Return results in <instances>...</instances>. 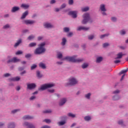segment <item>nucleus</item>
Returning <instances> with one entry per match:
<instances>
[{
	"label": "nucleus",
	"mask_w": 128,
	"mask_h": 128,
	"mask_svg": "<svg viewBox=\"0 0 128 128\" xmlns=\"http://www.w3.org/2000/svg\"><path fill=\"white\" fill-rule=\"evenodd\" d=\"M44 46H46V42H44L38 45V48H36L34 52L35 54H42L44 52H46V48H44Z\"/></svg>",
	"instance_id": "f257e3e1"
},
{
	"label": "nucleus",
	"mask_w": 128,
	"mask_h": 128,
	"mask_svg": "<svg viewBox=\"0 0 128 128\" xmlns=\"http://www.w3.org/2000/svg\"><path fill=\"white\" fill-rule=\"evenodd\" d=\"M76 56H66L62 59V60H66L68 62H80L84 61L83 58H76Z\"/></svg>",
	"instance_id": "f03ea898"
},
{
	"label": "nucleus",
	"mask_w": 128,
	"mask_h": 128,
	"mask_svg": "<svg viewBox=\"0 0 128 128\" xmlns=\"http://www.w3.org/2000/svg\"><path fill=\"white\" fill-rule=\"evenodd\" d=\"M83 17V20L82 22V24H86L90 20V14L88 13H86L84 14L82 16Z\"/></svg>",
	"instance_id": "7ed1b4c3"
},
{
	"label": "nucleus",
	"mask_w": 128,
	"mask_h": 128,
	"mask_svg": "<svg viewBox=\"0 0 128 128\" xmlns=\"http://www.w3.org/2000/svg\"><path fill=\"white\" fill-rule=\"evenodd\" d=\"M54 86V84H46L41 86L40 88H38V90H44L47 88H50Z\"/></svg>",
	"instance_id": "20e7f679"
},
{
	"label": "nucleus",
	"mask_w": 128,
	"mask_h": 128,
	"mask_svg": "<svg viewBox=\"0 0 128 128\" xmlns=\"http://www.w3.org/2000/svg\"><path fill=\"white\" fill-rule=\"evenodd\" d=\"M78 84V80L74 78H70L68 80V82L66 84V86H74Z\"/></svg>",
	"instance_id": "39448f33"
},
{
	"label": "nucleus",
	"mask_w": 128,
	"mask_h": 128,
	"mask_svg": "<svg viewBox=\"0 0 128 128\" xmlns=\"http://www.w3.org/2000/svg\"><path fill=\"white\" fill-rule=\"evenodd\" d=\"M100 10L102 12V14L103 16H106V14L104 12H106V6L104 4H102L100 5Z\"/></svg>",
	"instance_id": "423d86ee"
},
{
	"label": "nucleus",
	"mask_w": 128,
	"mask_h": 128,
	"mask_svg": "<svg viewBox=\"0 0 128 128\" xmlns=\"http://www.w3.org/2000/svg\"><path fill=\"white\" fill-rule=\"evenodd\" d=\"M23 126H26L27 128H36V126H34V125L30 123H28V122H24L23 124Z\"/></svg>",
	"instance_id": "0eeeda50"
},
{
	"label": "nucleus",
	"mask_w": 128,
	"mask_h": 128,
	"mask_svg": "<svg viewBox=\"0 0 128 128\" xmlns=\"http://www.w3.org/2000/svg\"><path fill=\"white\" fill-rule=\"evenodd\" d=\"M68 14H69V16H72L74 18H76L78 16H76V14H78V12H76V11H70L68 12Z\"/></svg>",
	"instance_id": "6e6552de"
},
{
	"label": "nucleus",
	"mask_w": 128,
	"mask_h": 128,
	"mask_svg": "<svg viewBox=\"0 0 128 128\" xmlns=\"http://www.w3.org/2000/svg\"><path fill=\"white\" fill-rule=\"evenodd\" d=\"M36 86L35 84H27V88L28 90H34Z\"/></svg>",
	"instance_id": "1a4fd4ad"
},
{
	"label": "nucleus",
	"mask_w": 128,
	"mask_h": 128,
	"mask_svg": "<svg viewBox=\"0 0 128 128\" xmlns=\"http://www.w3.org/2000/svg\"><path fill=\"white\" fill-rule=\"evenodd\" d=\"M66 98H63L61 99V100H60V102H59V105L60 106H64V104H66Z\"/></svg>",
	"instance_id": "9d476101"
},
{
	"label": "nucleus",
	"mask_w": 128,
	"mask_h": 128,
	"mask_svg": "<svg viewBox=\"0 0 128 128\" xmlns=\"http://www.w3.org/2000/svg\"><path fill=\"white\" fill-rule=\"evenodd\" d=\"M90 30V28H86L84 26H80L78 27L77 30Z\"/></svg>",
	"instance_id": "9b49d317"
},
{
	"label": "nucleus",
	"mask_w": 128,
	"mask_h": 128,
	"mask_svg": "<svg viewBox=\"0 0 128 128\" xmlns=\"http://www.w3.org/2000/svg\"><path fill=\"white\" fill-rule=\"evenodd\" d=\"M24 22L26 24H34L36 22L32 20H24Z\"/></svg>",
	"instance_id": "f8f14e48"
},
{
	"label": "nucleus",
	"mask_w": 128,
	"mask_h": 128,
	"mask_svg": "<svg viewBox=\"0 0 128 128\" xmlns=\"http://www.w3.org/2000/svg\"><path fill=\"white\" fill-rule=\"evenodd\" d=\"M124 54L122 52H120L116 54V57L115 58V60H118L120 58H122Z\"/></svg>",
	"instance_id": "ddd939ff"
},
{
	"label": "nucleus",
	"mask_w": 128,
	"mask_h": 128,
	"mask_svg": "<svg viewBox=\"0 0 128 128\" xmlns=\"http://www.w3.org/2000/svg\"><path fill=\"white\" fill-rule=\"evenodd\" d=\"M20 10V7L18 6H14L12 8L11 12H18V10Z\"/></svg>",
	"instance_id": "4468645a"
},
{
	"label": "nucleus",
	"mask_w": 128,
	"mask_h": 128,
	"mask_svg": "<svg viewBox=\"0 0 128 128\" xmlns=\"http://www.w3.org/2000/svg\"><path fill=\"white\" fill-rule=\"evenodd\" d=\"M22 39H19L17 40V42L14 45V48H18L20 46V44H22Z\"/></svg>",
	"instance_id": "2eb2a0df"
},
{
	"label": "nucleus",
	"mask_w": 128,
	"mask_h": 128,
	"mask_svg": "<svg viewBox=\"0 0 128 128\" xmlns=\"http://www.w3.org/2000/svg\"><path fill=\"white\" fill-rule=\"evenodd\" d=\"M28 14V11H26L24 13H23L22 16L21 17V20H24V18H26V16Z\"/></svg>",
	"instance_id": "dca6fc26"
},
{
	"label": "nucleus",
	"mask_w": 128,
	"mask_h": 128,
	"mask_svg": "<svg viewBox=\"0 0 128 128\" xmlns=\"http://www.w3.org/2000/svg\"><path fill=\"white\" fill-rule=\"evenodd\" d=\"M22 118L23 120H32L34 118V117L27 115L23 116Z\"/></svg>",
	"instance_id": "f3484780"
},
{
	"label": "nucleus",
	"mask_w": 128,
	"mask_h": 128,
	"mask_svg": "<svg viewBox=\"0 0 128 128\" xmlns=\"http://www.w3.org/2000/svg\"><path fill=\"white\" fill-rule=\"evenodd\" d=\"M44 28H54V26L50 24L46 23L44 24Z\"/></svg>",
	"instance_id": "a211bd4d"
},
{
	"label": "nucleus",
	"mask_w": 128,
	"mask_h": 128,
	"mask_svg": "<svg viewBox=\"0 0 128 128\" xmlns=\"http://www.w3.org/2000/svg\"><path fill=\"white\" fill-rule=\"evenodd\" d=\"M39 66H40V68H41L43 70H46V64H44L42 62H40L39 64Z\"/></svg>",
	"instance_id": "6ab92c4d"
},
{
	"label": "nucleus",
	"mask_w": 128,
	"mask_h": 128,
	"mask_svg": "<svg viewBox=\"0 0 128 128\" xmlns=\"http://www.w3.org/2000/svg\"><path fill=\"white\" fill-rule=\"evenodd\" d=\"M128 68H127L126 70H122L120 73L119 76H120L122 74H124L126 72H128Z\"/></svg>",
	"instance_id": "aec40b11"
},
{
	"label": "nucleus",
	"mask_w": 128,
	"mask_h": 128,
	"mask_svg": "<svg viewBox=\"0 0 128 128\" xmlns=\"http://www.w3.org/2000/svg\"><path fill=\"white\" fill-rule=\"evenodd\" d=\"M16 126V125H14V123L12 122V123H10L8 124V128H14Z\"/></svg>",
	"instance_id": "412c9836"
},
{
	"label": "nucleus",
	"mask_w": 128,
	"mask_h": 128,
	"mask_svg": "<svg viewBox=\"0 0 128 128\" xmlns=\"http://www.w3.org/2000/svg\"><path fill=\"white\" fill-rule=\"evenodd\" d=\"M13 62H20V60L17 58L16 57H14L12 58Z\"/></svg>",
	"instance_id": "4be33fe9"
},
{
	"label": "nucleus",
	"mask_w": 128,
	"mask_h": 128,
	"mask_svg": "<svg viewBox=\"0 0 128 128\" xmlns=\"http://www.w3.org/2000/svg\"><path fill=\"white\" fill-rule=\"evenodd\" d=\"M84 120H86V122H88L90 120H92V118H90V116H86L84 118Z\"/></svg>",
	"instance_id": "5701e85b"
},
{
	"label": "nucleus",
	"mask_w": 128,
	"mask_h": 128,
	"mask_svg": "<svg viewBox=\"0 0 128 128\" xmlns=\"http://www.w3.org/2000/svg\"><path fill=\"white\" fill-rule=\"evenodd\" d=\"M36 46V43L31 42L29 44L28 46H29V48H32L34 46Z\"/></svg>",
	"instance_id": "b1692460"
},
{
	"label": "nucleus",
	"mask_w": 128,
	"mask_h": 128,
	"mask_svg": "<svg viewBox=\"0 0 128 128\" xmlns=\"http://www.w3.org/2000/svg\"><path fill=\"white\" fill-rule=\"evenodd\" d=\"M102 57H98L96 58V62H100L102 60Z\"/></svg>",
	"instance_id": "393cba45"
},
{
	"label": "nucleus",
	"mask_w": 128,
	"mask_h": 128,
	"mask_svg": "<svg viewBox=\"0 0 128 128\" xmlns=\"http://www.w3.org/2000/svg\"><path fill=\"white\" fill-rule=\"evenodd\" d=\"M28 5L26 4H22L21 5V8H24L26 9L28 8Z\"/></svg>",
	"instance_id": "a878e982"
},
{
	"label": "nucleus",
	"mask_w": 128,
	"mask_h": 128,
	"mask_svg": "<svg viewBox=\"0 0 128 128\" xmlns=\"http://www.w3.org/2000/svg\"><path fill=\"white\" fill-rule=\"evenodd\" d=\"M20 80V78L18 76H17L15 78H12V80H13L14 82L16 81V82H18Z\"/></svg>",
	"instance_id": "bb28decb"
},
{
	"label": "nucleus",
	"mask_w": 128,
	"mask_h": 128,
	"mask_svg": "<svg viewBox=\"0 0 128 128\" xmlns=\"http://www.w3.org/2000/svg\"><path fill=\"white\" fill-rule=\"evenodd\" d=\"M112 100H120V96H113Z\"/></svg>",
	"instance_id": "cd10ccee"
},
{
	"label": "nucleus",
	"mask_w": 128,
	"mask_h": 128,
	"mask_svg": "<svg viewBox=\"0 0 128 128\" xmlns=\"http://www.w3.org/2000/svg\"><path fill=\"white\" fill-rule=\"evenodd\" d=\"M66 124V120H64V121L58 122V126H64V124Z\"/></svg>",
	"instance_id": "c85d7f7f"
},
{
	"label": "nucleus",
	"mask_w": 128,
	"mask_h": 128,
	"mask_svg": "<svg viewBox=\"0 0 128 128\" xmlns=\"http://www.w3.org/2000/svg\"><path fill=\"white\" fill-rule=\"evenodd\" d=\"M66 42V38H63L62 40V44L63 46H64Z\"/></svg>",
	"instance_id": "c756f323"
},
{
	"label": "nucleus",
	"mask_w": 128,
	"mask_h": 128,
	"mask_svg": "<svg viewBox=\"0 0 128 128\" xmlns=\"http://www.w3.org/2000/svg\"><path fill=\"white\" fill-rule=\"evenodd\" d=\"M68 116H70V118H76V115L74 114H72V113H68Z\"/></svg>",
	"instance_id": "7c9ffc66"
},
{
	"label": "nucleus",
	"mask_w": 128,
	"mask_h": 128,
	"mask_svg": "<svg viewBox=\"0 0 128 128\" xmlns=\"http://www.w3.org/2000/svg\"><path fill=\"white\" fill-rule=\"evenodd\" d=\"M88 66V64L84 63L82 65V68H86Z\"/></svg>",
	"instance_id": "2f4dec72"
},
{
	"label": "nucleus",
	"mask_w": 128,
	"mask_h": 128,
	"mask_svg": "<svg viewBox=\"0 0 128 128\" xmlns=\"http://www.w3.org/2000/svg\"><path fill=\"white\" fill-rule=\"evenodd\" d=\"M91 95L92 94H90V93H88V94L85 95V98H88V100H90Z\"/></svg>",
	"instance_id": "473e14b6"
},
{
	"label": "nucleus",
	"mask_w": 128,
	"mask_h": 128,
	"mask_svg": "<svg viewBox=\"0 0 128 128\" xmlns=\"http://www.w3.org/2000/svg\"><path fill=\"white\" fill-rule=\"evenodd\" d=\"M88 10H90L88 7H86V8H82V12H88Z\"/></svg>",
	"instance_id": "72a5a7b5"
},
{
	"label": "nucleus",
	"mask_w": 128,
	"mask_h": 128,
	"mask_svg": "<svg viewBox=\"0 0 128 128\" xmlns=\"http://www.w3.org/2000/svg\"><path fill=\"white\" fill-rule=\"evenodd\" d=\"M108 35L109 34H102V35H101L100 36V38H106V36H108Z\"/></svg>",
	"instance_id": "f704fd0d"
},
{
	"label": "nucleus",
	"mask_w": 128,
	"mask_h": 128,
	"mask_svg": "<svg viewBox=\"0 0 128 128\" xmlns=\"http://www.w3.org/2000/svg\"><path fill=\"white\" fill-rule=\"evenodd\" d=\"M36 76L38 78H42V76L40 74V71H37Z\"/></svg>",
	"instance_id": "c9c22d12"
},
{
	"label": "nucleus",
	"mask_w": 128,
	"mask_h": 128,
	"mask_svg": "<svg viewBox=\"0 0 128 128\" xmlns=\"http://www.w3.org/2000/svg\"><path fill=\"white\" fill-rule=\"evenodd\" d=\"M31 56H32V54H28L25 55V58H30Z\"/></svg>",
	"instance_id": "e433bc0d"
},
{
	"label": "nucleus",
	"mask_w": 128,
	"mask_h": 128,
	"mask_svg": "<svg viewBox=\"0 0 128 128\" xmlns=\"http://www.w3.org/2000/svg\"><path fill=\"white\" fill-rule=\"evenodd\" d=\"M33 38H34V35H31L28 37V40H33Z\"/></svg>",
	"instance_id": "4c0bfd02"
},
{
	"label": "nucleus",
	"mask_w": 128,
	"mask_h": 128,
	"mask_svg": "<svg viewBox=\"0 0 128 128\" xmlns=\"http://www.w3.org/2000/svg\"><path fill=\"white\" fill-rule=\"evenodd\" d=\"M22 52L20 50H18L17 52H16V56H18V54H22Z\"/></svg>",
	"instance_id": "58836bf2"
},
{
	"label": "nucleus",
	"mask_w": 128,
	"mask_h": 128,
	"mask_svg": "<svg viewBox=\"0 0 128 128\" xmlns=\"http://www.w3.org/2000/svg\"><path fill=\"white\" fill-rule=\"evenodd\" d=\"M64 30L65 32H70V28H64Z\"/></svg>",
	"instance_id": "ea45409f"
},
{
	"label": "nucleus",
	"mask_w": 128,
	"mask_h": 128,
	"mask_svg": "<svg viewBox=\"0 0 128 128\" xmlns=\"http://www.w3.org/2000/svg\"><path fill=\"white\" fill-rule=\"evenodd\" d=\"M44 114H50L52 112V110H46L43 112Z\"/></svg>",
	"instance_id": "a19ab883"
},
{
	"label": "nucleus",
	"mask_w": 128,
	"mask_h": 128,
	"mask_svg": "<svg viewBox=\"0 0 128 128\" xmlns=\"http://www.w3.org/2000/svg\"><path fill=\"white\" fill-rule=\"evenodd\" d=\"M36 64H34L32 66H31V70H34L36 68Z\"/></svg>",
	"instance_id": "79ce46f5"
},
{
	"label": "nucleus",
	"mask_w": 128,
	"mask_h": 128,
	"mask_svg": "<svg viewBox=\"0 0 128 128\" xmlns=\"http://www.w3.org/2000/svg\"><path fill=\"white\" fill-rule=\"evenodd\" d=\"M48 92H50V94H53V92H54V89H48Z\"/></svg>",
	"instance_id": "37998d69"
},
{
	"label": "nucleus",
	"mask_w": 128,
	"mask_h": 128,
	"mask_svg": "<svg viewBox=\"0 0 128 128\" xmlns=\"http://www.w3.org/2000/svg\"><path fill=\"white\" fill-rule=\"evenodd\" d=\"M94 38V35H90L88 36V40H92Z\"/></svg>",
	"instance_id": "c03bdc74"
},
{
	"label": "nucleus",
	"mask_w": 128,
	"mask_h": 128,
	"mask_svg": "<svg viewBox=\"0 0 128 128\" xmlns=\"http://www.w3.org/2000/svg\"><path fill=\"white\" fill-rule=\"evenodd\" d=\"M62 58V53H58V58Z\"/></svg>",
	"instance_id": "a18cd8bd"
},
{
	"label": "nucleus",
	"mask_w": 128,
	"mask_h": 128,
	"mask_svg": "<svg viewBox=\"0 0 128 128\" xmlns=\"http://www.w3.org/2000/svg\"><path fill=\"white\" fill-rule=\"evenodd\" d=\"M20 112L19 109H16L12 111V114H16V112Z\"/></svg>",
	"instance_id": "49530a36"
},
{
	"label": "nucleus",
	"mask_w": 128,
	"mask_h": 128,
	"mask_svg": "<svg viewBox=\"0 0 128 128\" xmlns=\"http://www.w3.org/2000/svg\"><path fill=\"white\" fill-rule=\"evenodd\" d=\"M74 4V0H68V4L72 6Z\"/></svg>",
	"instance_id": "de8ad7c7"
},
{
	"label": "nucleus",
	"mask_w": 128,
	"mask_h": 128,
	"mask_svg": "<svg viewBox=\"0 0 128 128\" xmlns=\"http://www.w3.org/2000/svg\"><path fill=\"white\" fill-rule=\"evenodd\" d=\"M66 4H63L61 6V8H60V10H62V8H66Z\"/></svg>",
	"instance_id": "09e8293b"
},
{
	"label": "nucleus",
	"mask_w": 128,
	"mask_h": 128,
	"mask_svg": "<svg viewBox=\"0 0 128 128\" xmlns=\"http://www.w3.org/2000/svg\"><path fill=\"white\" fill-rule=\"evenodd\" d=\"M109 45L108 43H104L103 44V48H106V46H108Z\"/></svg>",
	"instance_id": "8fccbe9b"
},
{
	"label": "nucleus",
	"mask_w": 128,
	"mask_h": 128,
	"mask_svg": "<svg viewBox=\"0 0 128 128\" xmlns=\"http://www.w3.org/2000/svg\"><path fill=\"white\" fill-rule=\"evenodd\" d=\"M114 94H120V90H117L113 92Z\"/></svg>",
	"instance_id": "3c124183"
},
{
	"label": "nucleus",
	"mask_w": 128,
	"mask_h": 128,
	"mask_svg": "<svg viewBox=\"0 0 128 128\" xmlns=\"http://www.w3.org/2000/svg\"><path fill=\"white\" fill-rule=\"evenodd\" d=\"M44 122H45L47 124H50V120L48 119H46L44 120Z\"/></svg>",
	"instance_id": "603ef678"
},
{
	"label": "nucleus",
	"mask_w": 128,
	"mask_h": 128,
	"mask_svg": "<svg viewBox=\"0 0 128 128\" xmlns=\"http://www.w3.org/2000/svg\"><path fill=\"white\" fill-rule=\"evenodd\" d=\"M18 70L20 72H22V70H24V67H19Z\"/></svg>",
	"instance_id": "864d4df0"
},
{
	"label": "nucleus",
	"mask_w": 128,
	"mask_h": 128,
	"mask_svg": "<svg viewBox=\"0 0 128 128\" xmlns=\"http://www.w3.org/2000/svg\"><path fill=\"white\" fill-rule=\"evenodd\" d=\"M111 20L112 22H116V17H112Z\"/></svg>",
	"instance_id": "5fc2aeb1"
},
{
	"label": "nucleus",
	"mask_w": 128,
	"mask_h": 128,
	"mask_svg": "<svg viewBox=\"0 0 128 128\" xmlns=\"http://www.w3.org/2000/svg\"><path fill=\"white\" fill-rule=\"evenodd\" d=\"M10 76V74H8V73H6V74H4V76L5 78H8V76Z\"/></svg>",
	"instance_id": "6e6d98bb"
},
{
	"label": "nucleus",
	"mask_w": 128,
	"mask_h": 128,
	"mask_svg": "<svg viewBox=\"0 0 128 128\" xmlns=\"http://www.w3.org/2000/svg\"><path fill=\"white\" fill-rule=\"evenodd\" d=\"M120 34H126V31H124V30H122L120 32Z\"/></svg>",
	"instance_id": "4d7b16f0"
},
{
	"label": "nucleus",
	"mask_w": 128,
	"mask_h": 128,
	"mask_svg": "<svg viewBox=\"0 0 128 128\" xmlns=\"http://www.w3.org/2000/svg\"><path fill=\"white\" fill-rule=\"evenodd\" d=\"M8 64H10V62H14L12 58L10 59L7 61Z\"/></svg>",
	"instance_id": "13d9d810"
},
{
	"label": "nucleus",
	"mask_w": 128,
	"mask_h": 128,
	"mask_svg": "<svg viewBox=\"0 0 128 128\" xmlns=\"http://www.w3.org/2000/svg\"><path fill=\"white\" fill-rule=\"evenodd\" d=\"M3 28H10V25H8V24H7L4 26Z\"/></svg>",
	"instance_id": "bf43d9fd"
},
{
	"label": "nucleus",
	"mask_w": 128,
	"mask_h": 128,
	"mask_svg": "<svg viewBox=\"0 0 128 128\" xmlns=\"http://www.w3.org/2000/svg\"><path fill=\"white\" fill-rule=\"evenodd\" d=\"M118 124H121V126H122V124H124V122H122V120H120L118 122Z\"/></svg>",
	"instance_id": "052dcab7"
},
{
	"label": "nucleus",
	"mask_w": 128,
	"mask_h": 128,
	"mask_svg": "<svg viewBox=\"0 0 128 128\" xmlns=\"http://www.w3.org/2000/svg\"><path fill=\"white\" fill-rule=\"evenodd\" d=\"M50 4H56V0H52L50 2Z\"/></svg>",
	"instance_id": "680f3d73"
},
{
	"label": "nucleus",
	"mask_w": 128,
	"mask_h": 128,
	"mask_svg": "<svg viewBox=\"0 0 128 128\" xmlns=\"http://www.w3.org/2000/svg\"><path fill=\"white\" fill-rule=\"evenodd\" d=\"M35 98H36L35 96H32L30 98V100H34Z\"/></svg>",
	"instance_id": "e2e57ef3"
},
{
	"label": "nucleus",
	"mask_w": 128,
	"mask_h": 128,
	"mask_svg": "<svg viewBox=\"0 0 128 128\" xmlns=\"http://www.w3.org/2000/svg\"><path fill=\"white\" fill-rule=\"evenodd\" d=\"M26 74V70H24L20 73V74L21 76H22V74Z\"/></svg>",
	"instance_id": "0e129e2a"
},
{
	"label": "nucleus",
	"mask_w": 128,
	"mask_h": 128,
	"mask_svg": "<svg viewBox=\"0 0 128 128\" xmlns=\"http://www.w3.org/2000/svg\"><path fill=\"white\" fill-rule=\"evenodd\" d=\"M114 64H118L119 62H120V60H116L114 61Z\"/></svg>",
	"instance_id": "69168bd1"
},
{
	"label": "nucleus",
	"mask_w": 128,
	"mask_h": 128,
	"mask_svg": "<svg viewBox=\"0 0 128 128\" xmlns=\"http://www.w3.org/2000/svg\"><path fill=\"white\" fill-rule=\"evenodd\" d=\"M72 36V32H70L68 34V36Z\"/></svg>",
	"instance_id": "338daca9"
},
{
	"label": "nucleus",
	"mask_w": 128,
	"mask_h": 128,
	"mask_svg": "<svg viewBox=\"0 0 128 128\" xmlns=\"http://www.w3.org/2000/svg\"><path fill=\"white\" fill-rule=\"evenodd\" d=\"M41 128H50V127L49 126H42Z\"/></svg>",
	"instance_id": "774afa93"
}]
</instances>
